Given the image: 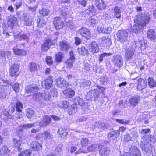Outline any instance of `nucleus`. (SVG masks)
<instances>
[{
  "mask_svg": "<svg viewBox=\"0 0 156 156\" xmlns=\"http://www.w3.org/2000/svg\"><path fill=\"white\" fill-rule=\"evenodd\" d=\"M25 89L27 94H31L26 96H33L34 98H48L49 97V93L48 91H45L44 93L39 92L35 93L39 89L38 87L36 84H30L26 87Z\"/></svg>",
  "mask_w": 156,
  "mask_h": 156,
  "instance_id": "obj_1",
  "label": "nucleus"
},
{
  "mask_svg": "<svg viewBox=\"0 0 156 156\" xmlns=\"http://www.w3.org/2000/svg\"><path fill=\"white\" fill-rule=\"evenodd\" d=\"M150 19V17L148 16H140L137 17L134 20L136 24L133 27V31L135 33L140 32L143 29L144 26L149 23Z\"/></svg>",
  "mask_w": 156,
  "mask_h": 156,
  "instance_id": "obj_2",
  "label": "nucleus"
},
{
  "mask_svg": "<svg viewBox=\"0 0 156 156\" xmlns=\"http://www.w3.org/2000/svg\"><path fill=\"white\" fill-rule=\"evenodd\" d=\"M117 37V41L121 43H124L127 40L128 32L124 30H119L116 34Z\"/></svg>",
  "mask_w": 156,
  "mask_h": 156,
  "instance_id": "obj_3",
  "label": "nucleus"
},
{
  "mask_svg": "<svg viewBox=\"0 0 156 156\" xmlns=\"http://www.w3.org/2000/svg\"><path fill=\"white\" fill-rule=\"evenodd\" d=\"M70 83L62 78L59 77L56 80V85L61 88H66L69 86Z\"/></svg>",
  "mask_w": 156,
  "mask_h": 156,
  "instance_id": "obj_4",
  "label": "nucleus"
},
{
  "mask_svg": "<svg viewBox=\"0 0 156 156\" xmlns=\"http://www.w3.org/2000/svg\"><path fill=\"white\" fill-rule=\"evenodd\" d=\"M135 52V50L133 48L129 47L125 50V57L126 60H130L133 58Z\"/></svg>",
  "mask_w": 156,
  "mask_h": 156,
  "instance_id": "obj_5",
  "label": "nucleus"
},
{
  "mask_svg": "<svg viewBox=\"0 0 156 156\" xmlns=\"http://www.w3.org/2000/svg\"><path fill=\"white\" fill-rule=\"evenodd\" d=\"M79 34L87 39H89L91 37V34L89 30L85 27H82L78 30Z\"/></svg>",
  "mask_w": 156,
  "mask_h": 156,
  "instance_id": "obj_6",
  "label": "nucleus"
},
{
  "mask_svg": "<svg viewBox=\"0 0 156 156\" xmlns=\"http://www.w3.org/2000/svg\"><path fill=\"white\" fill-rule=\"evenodd\" d=\"M53 80L52 76H49L42 83V87L47 89H49L52 87Z\"/></svg>",
  "mask_w": 156,
  "mask_h": 156,
  "instance_id": "obj_7",
  "label": "nucleus"
},
{
  "mask_svg": "<svg viewBox=\"0 0 156 156\" xmlns=\"http://www.w3.org/2000/svg\"><path fill=\"white\" fill-rule=\"evenodd\" d=\"M53 22L55 27L57 30L63 28L64 23L59 17H55Z\"/></svg>",
  "mask_w": 156,
  "mask_h": 156,
  "instance_id": "obj_8",
  "label": "nucleus"
},
{
  "mask_svg": "<svg viewBox=\"0 0 156 156\" xmlns=\"http://www.w3.org/2000/svg\"><path fill=\"white\" fill-rule=\"evenodd\" d=\"M19 66L18 64H15L11 66L9 71L10 76L12 77L16 76L19 71Z\"/></svg>",
  "mask_w": 156,
  "mask_h": 156,
  "instance_id": "obj_9",
  "label": "nucleus"
},
{
  "mask_svg": "<svg viewBox=\"0 0 156 156\" xmlns=\"http://www.w3.org/2000/svg\"><path fill=\"white\" fill-rule=\"evenodd\" d=\"M113 58V62L115 65L120 67L122 66L123 61L121 55H117L114 56Z\"/></svg>",
  "mask_w": 156,
  "mask_h": 156,
  "instance_id": "obj_10",
  "label": "nucleus"
},
{
  "mask_svg": "<svg viewBox=\"0 0 156 156\" xmlns=\"http://www.w3.org/2000/svg\"><path fill=\"white\" fill-rule=\"evenodd\" d=\"M36 139L38 140H46L49 139L51 138V135L49 132H45L37 135L36 137Z\"/></svg>",
  "mask_w": 156,
  "mask_h": 156,
  "instance_id": "obj_11",
  "label": "nucleus"
},
{
  "mask_svg": "<svg viewBox=\"0 0 156 156\" xmlns=\"http://www.w3.org/2000/svg\"><path fill=\"white\" fill-rule=\"evenodd\" d=\"M60 49L64 52H66L69 48L70 44L66 41L63 40L59 43Z\"/></svg>",
  "mask_w": 156,
  "mask_h": 156,
  "instance_id": "obj_12",
  "label": "nucleus"
},
{
  "mask_svg": "<svg viewBox=\"0 0 156 156\" xmlns=\"http://www.w3.org/2000/svg\"><path fill=\"white\" fill-rule=\"evenodd\" d=\"M101 43L104 46H109L111 45L112 42L111 39L107 36H103L99 38Z\"/></svg>",
  "mask_w": 156,
  "mask_h": 156,
  "instance_id": "obj_13",
  "label": "nucleus"
},
{
  "mask_svg": "<svg viewBox=\"0 0 156 156\" xmlns=\"http://www.w3.org/2000/svg\"><path fill=\"white\" fill-rule=\"evenodd\" d=\"M140 146L143 151H148L151 150L152 145L147 141H142L141 142Z\"/></svg>",
  "mask_w": 156,
  "mask_h": 156,
  "instance_id": "obj_14",
  "label": "nucleus"
},
{
  "mask_svg": "<svg viewBox=\"0 0 156 156\" xmlns=\"http://www.w3.org/2000/svg\"><path fill=\"white\" fill-rule=\"evenodd\" d=\"M147 81L141 78H139L137 80V89L139 90H141L144 89L147 86Z\"/></svg>",
  "mask_w": 156,
  "mask_h": 156,
  "instance_id": "obj_15",
  "label": "nucleus"
},
{
  "mask_svg": "<svg viewBox=\"0 0 156 156\" xmlns=\"http://www.w3.org/2000/svg\"><path fill=\"white\" fill-rule=\"evenodd\" d=\"M51 121V119L49 117L47 116H44L40 122L39 126L41 127H44L50 123Z\"/></svg>",
  "mask_w": 156,
  "mask_h": 156,
  "instance_id": "obj_16",
  "label": "nucleus"
},
{
  "mask_svg": "<svg viewBox=\"0 0 156 156\" xmlns=\"http://www.w3.org/2000/svg\"><path fill=\"white\" fill-rule=\"evenodd\" d=\"M99 148L100 149L99 154L101 156H108L110 152V149L106 147L100 145Z\"/></svg>",
  "mask_w": 156,
  "mask_h": 156,
  "instance_id": "obj_17",
  "label": "nucleus"
},
{
  "mask_svg": "<svg viewBox=\"0 0 156 156\" xmlns=\"http://www.w3.org/2000/svg\"><path fill=\"white\" fill-rule=\"evenodd\" d=\"M130 153L133 156H141L140 151L135 146H132L130 148Z\"/></svg>",
  "mask_w": 156,
  "mask_h": 156,
  "instance_id": "obj_18",
  "label": "nucleus"
},
{
  "mask_svg": "<svg viewBox=\"0 0 156 156\" xmlns=\"http://www.w3.org/2000/svg\"><path fill=\"white\" fill-rule=\"evenodd\" d=\"M7 23L10 27L16 26L17 23V19L12 16H10L8 17Z\"/></svg>",
  "mask_w": 156,
  "mask_h": 156,
  "instance_id": "obj_19",
  "label": "nucleus"
},
{
  "mask_svg": "<svg viewBox=\"0 0 156 156\" xmlns=\"http://www.w3.org/2000/svg\"><path fill=\"white\" fill-rule=\"evenodd\" d=\"M30 147L33 150L38 151L42 148V145L37 141L32 142L30 144Z\"/></svg>",
  "mask_w": 156,
  "mask_h": 156,
  "instance_id": "obj_20",
  "label": "nucleus"
},
{
  "mask_svg": "<svg viewBox=\"0 0 156 156\" xmlns=\"http://www.w3.org/2000/svg\"><path fill=\"white\" fill-rule=\"evenodd\" d=\"M77 104L76 103H73L71 107L68 111V114L70 115H74L77 111Z\"/></svg>",
  "mask_w": 156,
  "mask_h": 156,
  "instance_id": "obj_21",
  "label": "nucleus"
},
{
  "mask_svg": "<svg viewBox=\"0 0 156 156\" xmlns=\"http://www.w3.org/2000/svg\"><path fill=\"white\" fill-rule=\"evenodd\" d=\"M79 53L82 55H85L88 53L87 48L84 46H82L78 48Z\"/></svg>",
  "mask_w": 156,
  "mask_h": 156,
  "instance_id": "obj_22",
  "label": "nucleus"
},
{
  "mask_svg": "<svg viewBox=\"0 0 156 156\" xmlns=\"http://www.w3.org/2000/svg\"><path fill=\"white\" fill-rule=\"evenodd\" d=\"M29 69L31 72L37 71L39 68V65L36 63L32 62L29 64Z\"/></svg>",
  "mask_w": 156,
  "mask_h": 156,
  "instance_id": "obj_23",
  "label": "nucleus"
},
{
  "mask_svg": "<svg viewBox=\"0 0 156 156\" xmlns=\"http://www.w3.org/2000/svg\"><path fill=\"white\" fill-rule=\"evenodd\" d=\"M24 24L27 26L31 25L33 23V18L30 16H26L24 18Z\"/></svg>",
  "mask_w": 156,
  "mask_h": 156,
  "instance_id": "obj_24",
  "label": "nucleus"
},
{
  "mask_svg": "<svg viewBox=\"0 0 156 156\" xmlns=\"http://www.w3.org/2000/svg\"><path fill=\"white\" fill-rule=\"evenodd\" d=\"M156 33L154 30L150 29L147 31V37L151 40H154L156 38Z\"/></svg>",
  "mask_w": 156,
  "mask_h": 156,
  "instance_id": "obj_25",
  "label": "nucleus"
},
{
  "mask_svg": "<svg viewBox=\"0 0 156 156\" xmlns=\"http://www.w3.org/2000/svg\"><path fill=\"white\" fill-rule=\"evenodd\" d=\"M13 51L16 55L19 56H24L27 54L26 51L25 50L23 49H21L18 48L13 49Z\"/></svg>",
  "mask_w": 156,
  "mask_h": 156,
  "instance_id": "obj_26",
  "label": "nucleus"
},
{
  "mask_svg": "<svg viewBox=\"0 0 156 156\" xmlns=\"http://www.w3.org/2000/svg\"><path fill=\"white\" fill-rule=\"evenodd\" d=\"M58 132L60 134L61 137L63 139H66L68 135V132L66 129L62 128H59Z\"/></svg>",
  "mask_w": 156,
  "mask_h": 156,
  "instance_id": "obj_27",
  "label": "nucleus"
},
{
  "mask_svg": "<svg viewBox=\"0 0 156 156\" xmlns=\"http://www.w3.org/2000/svg\"><path fill=\"white\" fill-rule=\"evenodd\" d=\"M91 51L93 53H96L99 51L98 45L95 41L92 42L90 44Z\"/></svg>",
  "mask_w": 156,
  "mask_h": 156,
  "instance_id": "obj_28",
  "label": "nucleus"
},
{
  "mask_svg": "<svg viewBox=\"0 0 156 156\" xmlns=\"http://www.w3.org/2000/svg\"><path fill=\"white\" fill-rule=\"evenodd\" d=\"M35 20L37 21V26L39 27H43L46 23V21L44 19L42 18L41 19L38 16L36 18Z\"/></svg>",
  "mask_w": 156,
  "mask_h": 156,
  "instance_id": "obj_29",
  "label": "nucleus"
},
{
  "mask_svg": "<svg viewBox=\"0 0 156 156\" xmlns=\"http://www.w3.org/2000/svg\"><path fill=\"white\" fill-rule=\"evenodd\" d=\"M63 92L66 96L70 97H73L75 94L74 91L70 88L64 90Z\"/></svg>",
  "mask_w": 156,
  "mask_h": 156,
  "instance_id": "obj_30",
  "label": "nucleus"
},
{
  "mask_svg": "<svg viewBox=\"0 0 156 156\" xmlns=\"http://www.w3.org/2000/svg\"><path fill=\"white\" fill-rule=\"evenodd\" d=\"M39 13L43 16H45L49 14L50 11L46 8H42L39 9Z\"/></svg>",
  "mask_w": 156,
  "mask_h": 156,
  "instance_id": "obj_31",
  "label": "nucleus"
},
{
  "mask_svg": "<svg viewBox=\"0 0 156 156\" xmlns=\"http://www.w3.org/2000/svg\"><path fill=\"white\" fill-rule=\"evenodd\" d=\"M114 16L117 18H120L121 17V12L120 9L117 6H115L114 8Z\"/></svg>",
  "mask_w": 156,
  "mask_h": 156,
  "instance_id": "obj_32",
  "label": "nucleus"
},
{
  "mask_svg": "<svg viewBox=\"0 0 156 156\" xmlns=\"http://www.w3.org/2000/svg\"><path fill=\"white\" fill-rule=\"evenodd\" d=\"M11 55V52L9 51H0V56L3 59L9 58L10 57Z\"/></svg>",
  "mask_w": 156,
  "mask_h": 156,
  "instance_id": "obj_33",
  "label": "nucleus"
},
{
  "mask_svg": "<svg viewBox=\"0 0 156 156\" xmlns=\"http://www.w3.org/2000/svg\"><path fill=\"white\" fill-rule=\"evenodd\" d=\"M147 116L144 114H142L138 116L137 120L142 122H144L146 124H147L148 123V121L146 119Z\"/></svg>",
  "mask_w": 156,
  "mask_h": 156,
  "instance_id": "obj_34",
  "label": "nucleus"
},
{
  "mask_svg": "<svg viewBox=\"0 0 156 156\" xmlns=\"http://www.w3.org/2000/svg\"><path fill=\"white\" fill-rule=\"evenodd\" d=\"M100 145L94 144L90 145L87 147V149L88 151H97Z\"/></svg>",
  "mask_w": 156,
  "mask_h": 156,
  "instance_id": "obj_35",
  "label": "nucleus"
},
{
  "mask_svg": "<svg viewBox=\"0 0 156 156\" xmlns=\"http://www.w3.org/2000/svg\"><path fill=\"white\" fill-rule=\"evenodd\" d=\"M90 143V140L86 138H82L80 140V145L82 147H85Z\"/></svg>",
  "mask_w": 156,
  "mask_h": 156,
  "instance_id": "obj_36",
  "label": "nucleus"
},
{
  "mask_svg": "<svg viewBox=\"0 0 156 156\" xmlns=\"http://www.w3.org/2000/svg\"><path fill=\"white\" fill-rule=\"evenodd\" d=\"M87 13L88 14L92 13L94 14L97 12V9L93 5H91L89 6L87 10Z\"/></svg>",
  "mask_w": 156,
  "mask_h": 156,
  "instance_id": "obj_37",
  "label": "nucleus"
},
{
  "mask_svg": "<svg viewBox=\"0 0 156 156\" xmlns=\"http://www.w3.org/2000/svg\"><path fill=\"white\" fill-rule=\"evenodd\" d=\"M68 10L67 6L63 5L60 9V12L61 15L64 17H65L67 15Z\"/></svg>",
  "mask_w": 156,
  "mask_h": 156,
  "instance_id": "obj_38",
  "label": "nucleus"
},
{
  "mask_svg": "<svg viewBox=\"0 0 156 156\" xmlns=\"http://www.w3.org/2000/svg\"><path fill=\"white\" fill-rule=\"evenodd\" d=\"M13 146L16 149L20 150L21 149L20 147L21 145V142L20 140L14 139L13 140Z\"/></svg>",
  "mask_w": 156,
  "mask_h": 156,
  "instance_id": "obj_39",
  "label": "nucleus"
},
{
  "mask_svg": "<svg viewBox=\"0 0 156 156\" xmlns=\"http://www.w3.org/2000/svg\"><path fill=\"white\" fill-rule=\"evenodd\" d=\"M96 5L97 8L99 10H101L104 9L106 7V5L105 4L104 2L102 0L99 1L98 3H97Z\"/></svg>",
  "mask_w": 156,
  "mask_h": 156,
  "instance_id": "obj_40",
  "label": "nucleus"
},
{
  "mask_svg": "<svg viewBox=\"0 0 156 156\" xmlns=\"http://www.w3.org/2000/svg\"><path fill=\"white\" fill-rule=\"evenodd\" d=\"M14 38L15 39H17L19 40H27L28 37L25 34H19L17 35H15Z\"/></svg>",
  "mask_w": 156,
  "mask_h": 156,
  "instance_id": "obj_41",
  "label": "nucleus"
},
{
  "mask_svg": "<svg viewBox=\"0 0 156 156\" xmlns=\"http://www.w3.org/2000/svg\"><path fill=\"white\" fill-rule=\"evenodd\" d=\"M64 58L63 54L62 53L59 52L55 55V59L58 62H60L62 61V59Z\"/></svg>",
  "mask_w": 156,
  "mask_h": 156,
  "instance_id": "obj_42",
  "label": "nucleus"
},
{
  "mask_svg": "<svg viewBox=\"0 0 156 156\" xmlns=\"http://www.w3.org/2000/svg\"><path fill=\"white\" fill-rule=\"evenodd\" d=\"M95 126H97V127L99 129H107L108 127V125L105 123L101 122H99L98 124L96 123Z\"/></svg>",
  "mask_w": 156,
  "mask_h": 156,
  "instance_id": "obj_43",
  "label": "nucleus"
},
{
  "mask_svg": "<svg viewBox=\"0 0 156 156\" xmlns=\"http://www.w3.org/2000/svg\"><path fill=\"white\" fill-rule=\"evenodd\" d=\"M148 85L150 88H153L156 86V81L152 78L148 79Z\"/></svg>",
  "mask_w": 156,
  "mask_h": 156,
  "instance_id": "obj_44",
  "label": "nucleus"
},
{
  "mask_svg": "<svg viewBox=\"0 0 156 156\" xmlns=\"http://www.w3.org/2000/svg\"><path fill=\"white\" fill-rule=\"evenodd\" d=\"M57 89L55 88H52L51 89V91L50 93V95L49 94V97L48 98L50 97V98H56L57 97Z\"/></svg>",
  "mask_w": 156,
  "mask_h": 156,
  "instance_id": "obj_45",
  "label": "nucleus"
},
{
  "mask_svg": "<svg viewBox=\"0 0 156 156\" xmlns=\"http://www.w3.org/2000/svg\"><path fill=\"white\" fill-rule=\"evenodd\" d=\"M93 94L94 96L91 95V97H93L94 98H98L99 97V94H100V91L98 89H96L91 91V92H89L88 93V94Z\"/></svg>",
  "mask_w": 156,
  "mask_h": 156,
  "instance_id": "obj_46",
  "label": "nucleus"
},
{
  "mask_svg": "<svg viewBox=\"0 0 156 156\" xmlns=\"http://www.w3.org/2000/svg\"><path fill=\"white\" fill-rule=\"evenodd\" d=\"M112 54L111 53H102L99 56V61L100 62H102L103 61V59L105 56H111Z\"/></svg>",
  "mask_w": 156,
  "mask_h": 156,
  "instance_id": "obj_47",
  "label": "nucleus"
},
{
  "mask_svg": "<svg viewBox=\"0 0 156 156\" xmlns=\"http://www.w3.org/2000/svg\"><path fill=\"white\" fill-rule=\"evenodd\" d=\"M91 82L89 80H86L84 79H82L80 81V85L82 86H88L90 85Z\"/></svg>",
  "mask_w": 156,
  "mask_h": 156,
  "instance_id": "obj_48",
  "label": "nucleus"
},
{
  "mask_svg": "<svg viewBox=\"0 0 156 156\" xmlns=\"http://www.w3.org/2000/svg\"><path fill=\"white\" fill-rule=\"evenodd\" d=\"M23 104L20 101H18L16 102V111L18 112H21L22 111L20 108H23Z\"/></svg>",
  "mask_w": 156,
  "mask_h": 156,
  "instance_id": "obj_49",
  "label": "nucleus"
},
{
  "mask_svg": "<svg viewBox=\"0 0 156 156\" xmlns=\"http://www.w3.org/2000/svg\"><path fill=\"white\" fill-rule=\"evenodd\" d=\"M83 98H79V99L78 101V103L79 105L87 108V101H85L83 99Z\"/></svg>",
  "mask_w": 156,
  "mask_h": 156,
  "instance_id": "obj_50",
  "label": "nucleus"
},
{
  "mask_svg": "<svg viewBox=\"0 0 156 156\" xmlns=\"http://www.w3.org/2000/svg\"><path fill=\"white\" fill-rule=\"evenodd\" d=\"M54 152L57 155H61L62 153L61 145H59L55 149Z\"/></svg>",
  "mask_w": 156,
  "mask_h": 156,
  "instance_id": "obj_51",
  "label": "nucleus"
},
{
  "mask_svg": "<svg viewBox=\"0 0 156 156\" xmlns=\"http://www.w3.org/2000/svg\"><path fill=\"white\" fill-rule=\"evenodd\" d=\"M142 45V41L140 40L137 41H135L133 44V47L137 48L141 47Z\"/></svg>",
  "mask_w": 156,
  "mask_h": 156,
  "instance_id": "obj_52",
  "label": "nucleus"
},
{
  "mask_svg": "<svg viewBox=\"0 0 156 156\" xmlns=\"http://www.w3.org/2000/svg\"><path fill=\"white\" fill-rule=\"evenodd\" d=\"M138 98H131L129 100V103L130 105L132 106H135L138 101Z\"/></svg>",
  "mask_w": 156,
  "mask_h": 156,
  "instance_id": "obj_53",
  "label": "nucleus"
},
{
  "mask_svg": "<svg viewBox=\"0 0 156 156\" xmlns=\"http://www.w3.org/2000/svg\"><path fill=\"white\" fill-rule=\"evenodd\" d=\"M50 48L49 46L44 42L41 47V50L42 51L46 52Z\"/></svg>",
  "mask_w": 156,
  "mask_h": 156,
  "instance_id": "obj_54",
  "label": "nucleus"
},
{
  "mask_svg": "<svg viewBox=\"0 0 156 156\" xmlns=\"http://www.w3.org/2000/svg\"><path fill=\"white\" fill-rule=\"evenodd\" d=\"M31 151L29 150H24L23 151L20 152L19 156H28L31 155Z\"/></svg>",
  "mask_w": 156,
  "mask_h": 156,
  "instance_id": "obj_55",
  "label": "nucleus"
},
{
  "mask_svg": "<svg viewBox=\"0 0 156 156\" xmlns=\"http://www.w3.org/2000/svg\"><path fill=\"white\" fill-rule=\"evenodd\" d=\"M140 74L138 73L134 72L131 73L130 76V78L132 80H135L137 78L140 77Z\"/></svg>",
  "mask_w": 156,
  "mask_h": 156,
  "instance_id": "obj_56",
  "label": "nucleus"
},
{
  "mask_svg": "<svg viewBox=\"0 0 156 156\" xmlns=\"http://www.w3.org/2000/svg\"><path fill=\"white\" fill-rule=\"evenodd\" d=\"M100 81L102 84L106 85L108 81L107 76H102L100 78Z\"/></svg>",
  "mask_w": 156,
  "mask_h": 156,
  "instance_id": "obj_57",
  "label": "nucleus"
},
{
  "mask_svg": "<svg viewBox=\"0 0 156 156\" xmlns=\"http://www.w3.org/2000/svg\"><path fill=\"white\" fill-rule=\"evenodd\" d=\"M10 151L6 146H3L1 149V155H3L9 152Z\"/></svg>",
  "mask_w": 156,
  "mask_h": 156,
  "instance_id": "obj_58",
  "label": "nucleus"
},
{
  "mask_svg": "<svg viewBox=\"0 0 156 156\" xmlns=\"http://www.w3.org/2000/svg\"><path fill=\"white\" fill-rule=\"evenodd\" d=\"M121 113L122 112L119 109H114L111 112L112 114L114 116L120 115Z\"/></svg>",
  "mask_w": 156,
  "mask_h": 156,
  "instance_id": "obj_59",
  "label": "nucleus"
},
{
  "mask_svg": "<svg viewBox=\"0 0 156 156\" xmlns=\"http://www.w3.org/2000/svg\"><path fill=\"white\" fill-rule=\"evenodd\" d=\"M12 87L13 88L14 90L16 92H18L20 90V85L18 83H16L14 84L12 86Z\"/></svg>",
  "mask_w": 156,
  "mask_h": 156,
  "instance_id": "obj_60",
  "label": "nucleus"
},
{
  "mask_svg": "<svg viewBox=\"0 0 156 156\" xmlns=\"http://www.w3.org/2000/svg\"><path fill=\"white\" fill-rule=\"evenodd\" d=\"M75 61V60L69 58V59L66 61V63L68 65L69 68H71L72 66L73 65Z\"/></svg>",
  "mask_w": 156,
  "mask_h": 156,
  "instance_id": "obj_61",
  "label": "nucleus"
},
{
  "mask_svg": "<svg viewBox=\"0 0 156 156\" xmlns=\"http://www.w3.org/2000/svg\"><path fill=\"white\" fill-rule=\"evenodd\" d=\"M116 121L118 123L123 124H128L130 122L129 120H126L123 119H116Z\"/></svg>",
  "mask_w": 156,
  "mask_h": 156,
  "instance_id": "obj_62",
  "label": "nucleus"
},
{
  "mask_svg": "<svg viewBox=\"0 0 156 156\" xmlns=\"http://www.w3.org/2000/svg\"><path fill=\"white\" fill-rule=\"evenodd\" d=\"M34 114V111L30 109H28L27 111L26 115L28 118H30Z\"/></svg>",
  "mask_w": 156,
  "mask_h": 156,
  "instance_id": "obj_63",
  "label": "nucleus"
},
{
  "mask_svg": "<svg viewBox=\"0 0 156 156\" xmlns=\"http://www.w3.org/2000/svg\"><path fill=\"white\" fill-rule=\"evenodd\" d=\"M129 72L130 73H132L133 72H135L136 70L135 69L136 68V66L135 65H131L129 67Z\"/></svg>",
  "mask_w": 156,
  "mask_h": 156,
  "instance_id": "obj_64",
  "label": "nucleus"
}]
</instances>
